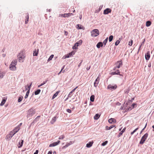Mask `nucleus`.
<instances>
[{
	"label": "nucleus",
	"instance_id": "obj_7",
	"mask_svg": "<svg viewBox=\"0 0 154 154\" xmlns=\"http://www.w3.org/2000/svg\"><path fill=\"white\" fill-rule=\"evenodd\" d=\"M117 88V86L115 84L114 85H109L107 87V88L110 90H115Z\"/></svg>",
	"mask_w": 154,
	"mask_h": 154
},
{
	"label": "nucleus",
	"instance_id": "obj_14",
	"mask_svg": "<svg viewBox=\"0 0 154 154\" xmlns=\"http://www.w3.org/2000/svg\"><path fill=\"white\" fill-rule=\"evenodd\" d=\"M150 56L149 54V52L148 51L147 52V53L145 54V59L146 60H148L150 58Z\"/></svg>",
	"mask_w": 154,
	"mask_h": 154
},
{
	"label": "nucleus",
	"instance_id": "obj_49",
	"mask_svg": "<svg viewBox=\"0 0 154 154\" xmlns=\"http://www.w3.org/2000/svg\"><path fill=\"white\" fill-rule=\"evenodd\" d=\"M100 116H94V119L95 120H97L99 118Z\"/></svg>",
	"mask_w": 154,
	"mask_h": 154
},
{
	"label": "nucleus",
	"instance_id": "obj_1",
	"mask_svg": "<svg viewBox=\"0 0 154 154\" xmlns=\"http://www.w3.org/2000/svg\"><path fill=\"white\" fill-rule=\"evenodd\" d=\"M26 57L25 53L24 51H20L17 56L19 62L20 63L24 62Z\"/></svg>",
	"mask_w": 154,
	"mask_h": 154
},
{
	"label": "nucleus",
	"instance_id": "obj_46",
	"mask_svg": "<svg viewBox=\"0 0 154 154\" xmlns=\"http://www.w3.org/2000/svg\"><path fill=\"white\" fill-rule=\"evenodd\" d=\"M46 82H47V81H44L42 83L41 85H38V87H39L41 86H42V85H43L44 84H45Z\"/></svg>",
	"mask_w": 154,
	"mask_h": 154
},
{
	"label": "nucleus",
	"instance_id": "obj_8",
	"mask_svg": "<svg viewBox=\"0 0 154 154\" xmlns=\"http://www.w3.org/2000/svg\"><path fill=\"white\" fill-rule=\"evenodd\" d=\"M35 112V109L33 108H31L28 111V113L29 115H34Z\"/></svg>",
	"mask_w": 154,
	"mask_h": 154
},
{
	"label": "nucleus",
	"instance_id": "obj_56",
	"mask_svg": "<svg viewBox=\"0 0 154 154\" xmlns=\"http://www.w3.org/2000/svg\"><path fill=\"white\" fill-rule=\"evenodd\" d=\"M72 93H70V92L69 93V94L68 95V97H71V94Z\"/></svg>",
	"mask_w": 154,
	"mask_h": 154
},
{
	"label": "nucleus",
	"instance_id": "obj_12",
	"mask_svg": "<svg viewBox=\"0 0 154 154\" xmlns=\"http://www.w3.org/2000/svg\"><path fill=\"white\" fill-rule=\"evenodd\" d=\"M111 10L110 8H107L105 10L103 11V14H108V13H111Z\"/></svg>",
	"mask_w": 154,
	"mask_h": 154
},
{
	"label": "nucleus",
	"instance_id": "obj_23",
	"mask_svg": "<svg viewBox=\"0 0 154 154\" xmlns=\"http://www.w3.org/2000/svg\"><path fill=\"white\" fill-rule=\"evenodd\" d=\"M13 137L10 134V133L9 134L6 135V139L7 140H10Z\"/></svg>",
	"mask_w": 154,
	"mask_h": 154
},
{
	"label": "nucleus",
	"instance_id": "obj_15",
	"mask_svg": "<svg viewBox=\"0 0 154 154\" xmlns=\"http://www.w3.org/2000/svg\"><path fill=\"white\" fill-rule=\"evenodd\" d=\"M108 122L110 123H114L116 122V119L114 118H110L108 120Z\"/></svg>",
	"mask_w": 154,
	"mask_h": 154
},
{
	"label": "nucleus",
	"instance_id": "obj_47",
	"mask_svg": "<svg viewBox=\"0 0 154 154\" xmlns=\"http://www.w3.org/2000/svg\"><path fill=\"white\" fill-rule=\"evenodd\" d=\"M120 42L119 40H117L115 43V45H117Z\"/></svg>",
	"mask_w": 154,
	"mask_h": 154
},
{
	"label": "nucleus",
	"instance_id": "obj_3",
	"mask_svg": "<svg viewBox=\"0 0 154 154\" xmlns=\"http://www.w3.org/2000/svg\"><path fill=\"white\" fill-rule=\"evenodd\" d=\"M91 36L96 37L99 34V32L98 29H94L91 31Z\"/></svg>",
	"mask_w": 154,
	"mask_h": 154
},
{
	"label": "nucleus",
	"instance_id": "obj_60",
	"mask_svg": "<svg viewBox=\"0 0 154 154\" xmlns=\"http://www.w3.org/2000/svg\"><path fill=\"white\" fill-rule=\"evenodd\" d=\"M134 98H132L131 99V100H130V101L131 102H132L133 101V100H134Z\"/></svg>",
	"mask_w": 154,
	"mask_h": 154
},
{
	"label": "nucleus",
	"instance_id": "obj_16",
	"mask_svg": "<svg viewBox=\"0 0 154 154\" xmlns=\"http://www.w3.org/2000/svg\"><path fill=\"white\" fill-rule=\"evenodd\" d=\"M120 73V72L119 71V69H117L115 72H112L111 74L112 75H121Z\"/></svg>",
	"mask_w": 154,
	"mask_h": 154
},
{
	"label": "nucleus",
	"instance_id": "obj_17",
	"mask_svg": "<svg viewBox=\"0 0 154 154\" xmlns=\"http://www.w3.org/2000/svg\"><path fill=\"white\" fill-rule=\"evenodd\" d=\"M93 143V141L89 142L88 143L86 144V146L88 148H90L92 146Z\"/></svg>",
	"mask_w": 154,
	"mask_h": 154
},
{
	"label": "nucleus",
	"instance_id": "obj_2",
	"mask_svg": "<svg viewBox=\"0 0 154 154\" xmlns=\"http://www.w3.org/2000/svg\"><path fill=\"white\" fill-rule=\"evenodd\" d=\"M17 60H15L11 62L9 66V69L11 70H16V65L17 64Z\"/></svg>",
	"mask_w": 154,
	"mask_h": 154
},
{
	"label": "nucleus",
	"instance_id": "obj_25",
	"mask_svg": "<svg viewBox=\"0 0 154 154\" xmlns=\"http://www.w3.org/2000/svg\"><path fill=\"white\" fill-rule=\"evenodd\" d=\"M72 144V141H70L69 143H67L65 146H64V147L66 148L68 147L69 146L71 145Z\"/></svg>",
	"mask_w": 154,
	"mask_h": 154
},
{
	"label": "nucleus",
	"instance_id": "obj_20",
	"mask_svg": "<svg viewBox=\"0 0 154 154\" xmlns=\"http://www.w3.org/2000/svg\"><path fill=\"white\" fill-rule=\"evenodd\" d=\"M126 129V128L125 127L119 133L118 135V137H120L122 134L124 132Z\"/></svg>",
	"mask_w": 154,
	"mask_h": 154
},
{
	"label": "nucleus",
	"instance_id": "obj_34",
	"mask_svg": "<svg viewBox=\"0 0 154 154\" xmlns=\"http://www.w3.org/2000/svg\"><path fill=\"white\" fill-rule=\"evenodd\" d=\"M54 56V55L52 54L51 55L50 57L49 58L48 60V61H49L50 60H52V59L53 58Z\"/></svg>",
	"mask_w": 154,
	"mask_h": 154
},
{
	"label": "nucleus",
	"instance_id": "obj_24",
	"mask_svg": "<svg viewBox=\"0 0 154 154\" xmlns=\"http://www.w3.org/2000/svg\"><path fill=\"white\" fill-rule=\"evenodd\" d=\"M26 19L25 20V23L26 24L28 23L29 20V15L28 13L26 14Z\"/></svg>",
	"mask_w": 154,
	"mask_h": 154
},
{
	"label": "nucleus",
	"instance_id": "obj_10",
	"mask_svg": "<svg viewBox=\"0 0 154 154\" xmlns=\"http://www.w3.org/2000/svg\"><path fill=\"white\" fill-rule=\"evenodd\" d=\"M60 142V140H58L56 142H54L50 144L49 146L50 147L58 145Z\"/></svg>",
	"mask_w": 154,
	"mask_h": 154
},
{
	"label": "nucleus",
	"instance_id": "obj_11",
	"mask_svg": "<svg viewBox=\"0 0 154 154\" xmlns=\"http://www.w3.org/2000/svg\"><path fill=\"white\" fill-rule=\"evenodd\" d=\"M57 118L56 116H54L51 119L50 118V119H51L50 122L51 124H53L55 122Z\"/></svg>",
	"mask_w": 154,
	"mask_h": 154
},
{
	"label": "nucleus",
	"instance_id": "obj_5",
	"mask_svg": "<svg viewBox=\"0 0 154 154\" xmlns=\"http://www.w3.org/2000/svg\"><path fill=\"white\" fill-rule=\"evenodd\" d=\"M148 136V134L147 133H146L141 138L140 142V143L141 144H143L147 137Z\"/></svg>",
	"mask_w": 154,
	"mask_h": 154
},
{
	"label": "nucleus",
	"instance_id": "obj_28",
	"mask_svg": "<svg viewBox=\"0 0 154 154\" xmlns=\"http://www.w3.org/2000/svg\"><path fill=\"white\" fill-rule=\"evenodd\" d=\"M145 122L146 123L144 127L141 131L140 132V134H141L143 131L146 128L147 125V121L146 120Z\"/></svg>",
	"mask_w": 154,
	"mask_h": 154
},
{
	"label": "nucleus",
	"instance_id": "obj_55",
	"mask_svg": "<svg viewBox=\"0 0 154 154\" xmlns=\"http://www.w3.org/2000/svg\"><path fill=\"white\" fill-rule=\"evenodd\" d=\"M67 112H68L69 113H70L71 112V110L69 109H67Z\"/></svg>",
	"mask_w": 154,
	"mask_h": 154
},
{
	"label": "nucleus",
	"instance_id": "obj_37",
	"mask_svg": "<svg viewBox=\"0 0 154 154\" xmlns=\"http://www.w3.org/2000/svg\"><path fill=\"white\" fill-rule=\"evenodd\" d=\"M22 123H20L15 128H16L17 129H19V130L20 128V127L22 125Z\"/></svg>",
	"mask_w": 154,
	"mask_h": 154
},
{
	"label": "nucleus",
	"instance_id": "obj_6",
	"mask_svg": "<svg viewBox=\"0 0 154 154\" xmlns=\"http://www.w3.org/2000/svg\"><path fill=\"white\" fill-rule=\"evenodd\" d=\"M100 74H99L95 80V82L94 83V86L95 87H97L98 85L100 79Z\"/></svg>",
	"mask_w": 154,
	"mask_h": 154
},
{
	"label": "nucleus",
	"instance_id": "obj_48",
	"mask_svg": "<svg viewBox=\"0 0 154 154\" xmlns=\"http://www.w3.org/2000/svg\"><path fill=\"white\" fill-rule=\"evenodd\" d=\"M74 54V53L73 52H72L71 53L69 54V56L70 57L71 56H72Z\"/></svg>",
	"mask_w": 154,
	"mask_h": 154
},
{
	"label": "nucleus",
	"instance_id": "obj_18",
	"mask_svg": "<svg viewBox=\"0 0 154 154\" xmlns=\"http://www.w3.org/2000/svg\"><path fill=\"white\" fill-rule=\"evenodd\" d=\"M23 140H21L19 142L18 147L19 148H21L23 146Z\"/></svg>",
	"mask_w": 154,
	"mask_h": 154
},
{
	"label": "nucleus",
	"instance_id": "obj_31",
	"mask_svg": "<svg viewBox=\"0 0 154 154\" xmlns=\"http://www.w3.org/2000/svg\"><path fill=\"white\" fill-rule=\"evenodd\" d=\"M94 100V95H91L90 97V100L91 102H93Z\"/></svg>",
	"mask_w": 154,
	"mask_h": 154
},
{
	"label": "nucleus",
	"instance_id": "obj_40",
	"mask_svg": "<svg viewBox=\"0 0 154 154\" xmlns=\"http://www.w3.org/2000/svg\"><path fill=\"white\" fill-rule=\"evenodd\" d=\"M133 43V40H131L130 41H129L128 42V45H129L130 46H132Z\"/></svg>",
	"mask_w": 154,
	"mask_h": 154
},
{
	"label": "nucleus",
	"instance_id": "obj_57",
	"mask_svg": "<svg viewBox=\"0 0 154 154\" xmlns=\"http://www.w3.org/2000/svg\"><path fill=\"white\" fill-rule=\"evenodd\" d=\"M52 152L51 151H49L48 152V154H52Z\"/></svg>",
	"mask_w": 154,
	"mask_h": 154
},
{
	"label": "nucleus",
	"instance_id": "obj_39",
	"mask_svg": "<svg viewBox=\"0 0 154 154\" xmlns=\"http://www.w3.org/2000/svg\"><path fill=\"white\" fill-rule=\"evenodd\" d=\"M113 38V36L112 35H110L109 37V42H111L112 41Z\"/></svg>",
	"mask_w": 154,
	"mask_h": 154
},
{
	"label": "nucleus",
	"instance_id": "obj_36",
	"mask_svg": "<svg viewBox=\"0 0 154 154\" xmlns=\"http://www.w3.org/2000/svg\"><path fill=\"white\" fill-rule=\"evenodd\" d=\"M139 128H137L134 130L131 133V135H132L137 130H138Z\"/></svg>",
	"mask_w": 154,
	"mask_h": 154
},
{
	"label": "nucleus",
	"instance_id": "obj_53",
	"mask_svg": "<svg viewBox=\"0 0 154 154\" xmlns=\"http://www.w3.org/2000/svg\"><path fill=\"white\" fill-rule=\"evenodd\" d=\"M38 150H36L35 151V152L34 153V154H38Z\"/></svg>",
	"mask_w": 154,
	"mask_h": 154
},
{
	"label": "nucleus",
	"instance_id": "obj_62",
	"mask_svg": "<svg viewBox=\"0 0 154 154\" xmlns=\"http://www.w3.org/2000/svg\"><path fill=\"white\" fill-rule=\"evenodd\" d=\"M82 18V15H81L80 16L79 18L80 19H81Z\"/></svg>",
	"mask_w": 154,
	"mask_h": 154
},
{
	"label": "nucleus",
	"instance_id": "obj_51",
	"mask_svg": "<svg viewBox=\"0 0 154 154\" xmlns=\"http://www.w3.org/2000/svg\"><path fill=\"white\" fill-rule=\"evenodd\" d=\"M136 105H137V104L135 103H133L132 104V106H131L132 107V108H134V107L135 106H136Z\"/></svg>",
	"mask_w": 154,
	"mask_h": 154
},
{
	"label": "nucleus",
	"instance_id": "obj_26",
	"mask_svg": "<svg viewBox=\"0 0 154 154\" xmlns=\"http://www.w3.org/2000/svg\"><path fill=\"white\" fill-rule=\"evenodd\" d=\"M5 74V73L4 72L0 71V79L3 78Z\"/></svg>",
	"mask_w": 154,
	"mask_h": 154
},
{
	"label": "nucleus",
	"instance_id": "obj_21",
	"mask_svg": "<svg viewBox=\"0 0 154 154\" xmlns=\"http://www.w3.org/2000/svg\"><path fill=\"white\" fill-rule=\"evenodd\" d=\"M103 45V43L102 42H100L97 44L96 46L97 47L99 48H100V47H102Z\"/></svg>",
	"mask_w": 154,
	"mask_h": 154
},
{
	"label": "nucleus",
	"instance_id": "obj_22",
	"mask_svg": "<svg viewBox=\"0 0 154 154\" xmlns=\"http://www.w3.org/2000/svg\"><path fill=\"white\" fill-rule=\"evenodd\" d=\"M115 126V125H112L109 127L107 126H106L105 127L106 129V130H109L111 129L112 128L114 127Z\"/></svg>",
	"mask_w": 154,
	"mask_h": 154
},
{
	"label": "nucleus",
	"instance_id": "obj_54",
	"mask_svg": "<svg viewBox=\"0 0 154 154\" xmlns=\"http://www.w3.org/2000/svg\"><path fill=\"white\" fill-rule=\"evenodd\" d=\"M64 32H65V35H68V32L67 31H65Z\"/></svg>",
	"mask_w": 154,
	"mask_h": 154
},
{
	"label": "nucleus",
	"instance_id": "obj_41",
	"mask_svg": "<svg viewBox=\"0 0 154 154\" xmlns=\"http://www.w3.org/2000/svg\"><path fill=\"white\" fill-rule=\"evenodd\" d=\"M29 90H28V91H27L26 92V95L25 97V98H26L28 97L29 94Z\"/></svg>",
	"mask_w": 154,
	"mask_h": 154
},
{
	"label": "nucleus",
	"instance_id": "obj_33",
	"mask_svg": "<svg viewBox=\"0 0 154 154\" xmlns=\"http://www.w3.org/2000/svg\"><path fill=\"white\" fill-rule=\"evenodd\" d=\"M41 91L40 89H38L35 92V95L38 94Z\"/></svg>",
	"mask_w": 154,
	"mask_h": 154
},
{
	"label": "nucleus",
	"instance_id": "obj_61",
	"mask_svg": "<svg viewBox=\"0 0 154 154\" xmlns=\"http://www.w3.org/2000/svg\"><path fill=\"white\" fill-rule=\"evenodd\" d=\"M148 67H151V64H150V63L148 65Z\"/></svg>",
	"mask_w": 154,
	"mask_h": 154
},
{
	"label": "nucleus",
	"instance_id": "obj_29",
	"mask_svg": "<svg viewBox=\"0 0 154 154\" xmlns=\"http://www.w3.org/2000/svg\"><path fill=\"white\" fill-rule=\"evenodd\" d=\"M59 93V91H57L54 94L52 97V99H54L57 96Z\"/></svg>",
	"mask_w": 154,
	"mask_h": 154
},
{
	"label": "nucleus",
	"instance_id": "obj_4",
	"mask_svg": "<svg viewBox=\"0 0 154 154\" xmlns=\"http://www.w3.org/2000/svg\"><path fill=\"white\" fill-rule=\"evenodd\" d=\"M116 66L113 69V70H116V68H119L122 65V60H120L118 61L115 64Z\"/></svg>",
	"mask_w": 154,
	"mask_h": 154
},
{
	"label": "nucleus",
	"instance_id": "obj_42",
	"mask_svg": "<svg viewBox=\"0 0 154 154\" xmlns=\"http://www.w3.org/2000/svg\"><path fill=\"white\" fill-rule=\"evenodd\" d=\"M65 137L64 135H61L59 137V140H61L63 139Z\"/></svg>",
	"mask_w": 154,
	"mask_h": 154
},
{
	"label": "nucleus",
	"instance_id": "obj_30",
	"mask_svg": "<svg viewBox=\"0 0 154 154\" xmlns=\"http://www.w3.org/2000/svg\"><path fill=\"white\" fill-rule=\"evenodd\" d=\"M151 24V23L150 21H148L146 23V26H149Z\"/></svg>",
	"mask_w": 154,
	"mask_h": 154
},
{
	"label": "nucleus",
	"instance_id": "obj_19",
	"mask_svg": "<svg viewBox=\"0 0 154 154\" xmlns=\"http://www.w3.org/2000/svg\"><path fill=\"white\" fill-rule=\"evenodd\" d=\"M38 51H39V50L38 49L37 50H36V49H35L33 51V56H37L38 54Z\"/></svg>",
	"mask_w": 154,
	"mask_h": 154
},
{
	"label": "nucleus",
	"instance_id": "obj_35",
	"mask_svg": "<svg viewBox=\"0 0 154 154\" xmlns=\"http://www.w3.org/2000/svg\"><path fill=\"white\" fill-rule=\"evenodd\" d=\"M108 38L107 37L103 41V42H102L103 43V44H104V45H105L108 41Z\"/></svg>",
	"mask_w": 154,
	"mask_h": 154
},
{
	"label": "nucleus",
	"instance_id": "obj_64",
	"mask_svg": "<svg viewBox=\"0 0 154 154\" xmlns=\"http://www.w3.org/2000/svg\"><path fill=\"white\" fill-rule=\"evenodd\" d=\"M72 11L73 12H74L75 11V10L74 9H73L72 10Z\"/></svg>",
	"mask_w": 154,
	"mask_h": 154
},
{
	"label": "nucleus",
	"instance_id": "obj_13",
	"mask_svg": "<svg viewBox=\"0 0 154 154\" xmlns=\"http://www.w3.org/2000/svg\"><path fill=\"white\" fill-rule=\"evenodd\" d=\"M71 15H73V14L72 13L65 14H61V16L62 17H68L70 16Z\"/></svg>",
	"mask_w": 154,
	"mask_h": 154
},
{
	"label": "nucleus",
	"instance_id": "obj_45",
	"mask_svg": "<svg viewBox=\"0 0 154 154\" xmlns=\"http://www.w3.org/2000/svg\"><path fill=\"white\" fill-rule=\"evenodd\" d=\"M70 57V56H69V54H67V55H65V56H64L63 58V59H66V58H69Z\"/></svg>",
	"mask_w": 154,
	"mask_h": 154
},
{
	"label": "nucleus",
	"instance_id": "obj_63",
	"mask_svg": "<svg viewBox=\"0 0 154 154\" xmlns=\"http://www.w3.org/2000/svg\"><path fill=\"white\" fill-rule=\"evenodd\" d=\"M61 72L60 71L58 73V75H59L61 73Z\"/></svg>",
	"mask_w": 154,
	"mask_h": 154
},
{
	"label": "nucleus",
	"instance_id": "obj_52",
	"mask_svg": "<svg viewBox=\"0 0 154 154\" xmlns=\"http://www.w3.org/2000/svg\"><path fill=\"white\" fill-rule=\"evenodd\" d=\"M79 43V44H78V45H80L82 43V40H79V42H78Z\"/></svg>",
	"mask_w": 154,
	"mask_h": 154
},
{
	"label": "nucleus",
	"instance_id": "obj_44",
	"mask_svg": "<svg viewBox=\"0 0 154 154\" xmlns=\"http://www.w3.org/2000/svg\"><path fill=\"white\" fill-rule=\"evenodd\" d=\"M107 141H105V142L103 143H102L101 144V145L102 146H105V145H106L107 143Z\"/></svg>",
	"mask_w": 154,
	"mask_h": 154
},
{
	"label": "nucleus",
	"instance_id": "obj_43",
	"mask_svg": "<svg viewBox=\"0 0 154 154\" xmlns=\"http://www.w3.org/2000/svg\"><path fill=\"white\" fill-rule=\"evenodd\" d=\"M31 85H32V84H31V85L29 86L28 85L27 88H26V91L28 89V90H29V91H30V87Z\"/></svg>",
	"mask_w": 154,
	"mask_h": 154
},
{
	"label": "nucleus",
	"instance_id": "obj_58",
	"mask_svg": "<svg viewBox=\"0 0 154 154\" xmlns=\"http://www.w3.org/2000/svg\"><path fill=\"white\" fill-rule=\"evenodd\" d=\"M64 67H65V66H63V67L62 68V69H61V70H60V71L61 72H62V71L63 72V69H64Z\"/></svg>",
	"mask_w": 154,
	"mask_h": 154
},
{
	"label": "nucleus",
	"instance_id": "obj_59",
	"mask_svg": "<svg viewBox=\"0 0 154 154\" xmlns=\"http://www.w3.org/2000/svg\"><path fill=\"white\" fill-rule=\"evenodd\" d=\"M116 104L117 105H121V103L119 102H118L116 103Z\"/></svg>",
	"mask_w": 154,
	"mask_h": 154
},
{
	"label": "nucleus",
	"instance_id": "obj_38",
	"mask_svg": "<svg viewBox=\"0 0 154 154\" xmlns=\"http://www.w3.org/2000/svg\"><path fill=\"white\" fill-rule=\"evenodd\" d=\"M23 98V97L22 96L20 97L18 99V102H20L22 100Z\"/></svg>",
	"mask_w": 154,
	"mask_h": 154
},
{
	"label": "nucleus",
	"instance_id": "obj_27",
	"mask_svg": "<svg viewBox=\"0 0 154 154\" xmlns=\"http://www.w3.org/2000/svg\"><path fill=\"white\" fill-rule=\"evenodd\" d=\"M79 44L78 42L75 43V45L72 47V48L74 49H77L78 46H79L78 45Z\"/></svg>",
	"mask_w": 154,
	"mask_h": 154
},
{
	"label": "nucleus",
	"instance_id": "obj_32",
	"mask_svg": "<svg viewBox=\"0 0 154 154\" xmlns=\"http://www.w3.org/2000/svg\"><path fill=\"white\" fill-rule=\"evenodd\" d=\"M6 100L5 99H3L1 103L0 104V105L3 106V105H4V104L6 102Z\"/></svg>",
	"mask_w": 154,
	"mask_h": 154
},
{
	"label": "nucleus",
	"instance_id": "obj_50",
	"mask_svg": "<svg viewBox=\"0 0 154 154\" xmlns=\"http://www.w3.org/2000/svg\"><path fill=\"white\" fill-rule=\"evenodd\" d=\"M78 88V87H76L75 88L73 89L71 92L70 93H72L73 92L75 91L76 89Z\"/></svg>",
	"mask_w": 154,
	"mask_h": 154
},
{
	"label": "nucleus",
	"instance_id": "obj_9",
	"mask_svg": "<svg viewBox=\"0 0 154 154\" xmlns=\"http://www.w3.org/2000/svg\"><path fill=\"white\" fill-rule=\"evenodd\" d=\"M19 131V129H17L15 128L12 131L10 132V134L13 136Z\"/></svg>",
	"mask_w": 154,
	"mask_h": 154
}]
</instances>
